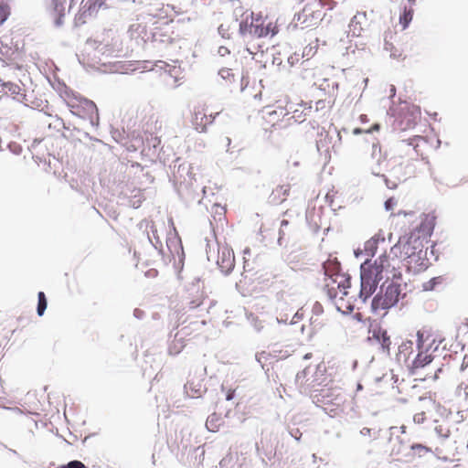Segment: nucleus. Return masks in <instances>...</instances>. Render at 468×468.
<instances>
[{
  "instance_id": "obj_1",
  "label": "nucleus",
  "mask_w": 468,
  "mask_h": 468,
  "mask_svg": "<svg viewBox=\"0 0 468 468\" xmlns=\"http://www.w3.org/2000/svg\"><path fill=\"white\" fill-rule=\"evenodd\" d=\"M278 32L276 25L268 21L267 17L261 14L253 12H245L241 16L239 22V34L247 45V50L250 54H256L261 50V44L251 45L254 39L267 36L273 37Z\"/></svg>"
},
{
  "instance_id": "obj_2",
  "label": "nucleus",
  "mask_w": 468,
  "mask_h": 468,
  "mask_svg": "<svg viewBox=\"0 0 468 468\" xmlns=\"http://www.w3.org/2000/svg\"><path fill=\"white\" fill-rule=\"evenodd\" d=\"M427 146V141L422 136H415L398 144L393 164L409 169L406 174H415L414 163L423 158V148Z\"/></svg>"
},
{
  "instance_id": "obj_3",
  "label": "nucleus",
  "mask_w": 468,
  "mask_h": 468,
  "mask_svg": "<svg viewBox=\"0 0 468 468\" xmlns=\"http://www.w3.org/2000/svg\"><path fill=\"white\" fill-rule=\"evenodd\" d=\"M324 289L332 300H344L348 295L347 289L351 286L350 277L339 271V264L326 262L324 265Z\"/></svg>"
},
{
  "instance_id": "obj_4",
  "label": "nucleus",
  "mask_w": 468,
  "mask_h": 468,
  "mask_svg": "<svg viewBox=\"0 0 468 468\" xmlns=\"http://www.w3.org/2000/svg\"><path fill=\"white\" fill-rule=\"evenodd\" d=\"M63 100L72 114L89 120L91 124L99 121V113L96 104L85 98L75 95L71 91H65Z\"/></svg>"
},
{
  "instance_id": "obj_5",
  "label": "nucleus",
  "mask_w": 468,
  "mask_h": 468,
  "mask_svg": "<svg viewBox=\"0 0 468 468\" xmlns=\"http://www.w3.org/2000/svg\"><path fill=\"white\" fill-rule=\"evenodd\" d=\"M314 403L321 405L325 411L332 415H337L343 411L345 398L340 389L333 388H322L312 394Z\"/></svg>"
},
{
  "instance_id": "obj_6",
  "label": "nucleus",
  "mask_w": 468,
  "mask_h": 468,
  "mask_svg": "<svg viewBox=\"0 0 468 468\" xmlns=\"http://www.w3.org/2000/svg\"><path fill=\"white\" fill-rule=\"evenodd\" d=\"M401 293L400 285L391 282L385 289L382 287L372 301L371 308L373 312L386 311L396 305Z\"/></svg>"
},
{
  "instance_id": "obj_7",
  "label": "nucleus",
  "mask_w": 468,
  "mask_h": 468,
  "mask_svg": "<svg viewBox=\"0 0 468 468\" xmlns=\"http://www.w3.org/2000/svg\"><path fill=\"white\" fill-rule=\"evenodd\" d=\"M378 273V272L377 271H374L369 267L368 261H366L361 264V289L359 295L363 298L364 302L375 292L379 282L383 280Z\"/></svg>"
},
{
  "instance_id": "obj_8",
  "label": "nucleus",
  "mask_w": 468,
  "mask_h": 468,
  "mask_svg": "<svg viewBox=\"0 0 468 468\" xmlns=\"http://www.w3.org/2000/svg\"><path fill=\"white\" fill-rule=\"evenodd\" d=\"M421 249H423L422 240L411 234L399 238L398 243L392 248V252L397 257L399 256L403 261H406Z\"/></svg>"
},
{
  "instance_id": "obj_9",
  "label": "nucleus",
  "mask_w": 468,
  "mask_h": 468,
  "mask_svg": "<svg viewBox=\"0 0 468 468\" xmlns=\"http://www.w3.org/2000/svg\"><path fill=\"white\" fill-rule=\"evenodd\" d=\"M319 4L307 3L301 12L298 13L296 20L303 27H316L324 18V10H319Z\"/></svg>"
},
{
  "instance_id": "obj_10",
  "label": "nucleus",
  "mask_w": 468,
  "mask_h": 468,
  "mask_svg": "<svg viewBox=\"0 0 468 468\" xmlns=\"http://www.w3.org/2000/svg\"><path fill=\"white\" fill-rule=\"evenodd\" d=\"M218 114L219 112L211 111L207 105L198 104L194 108L192 124L197 132H206L207 126L213 123Z\"/></svg>"
},
{
  "instance_id": "obj_11",
  "label": "nucleus",
  "mask_w": 468,
  "mask_h": 468,
  "mask_svg": "<svg viewBox=\"0 0 468 468\" xmlns=\"http://www.w3.org/2000/svg\"><path fill=\"white\" fill-rule=\"evenodd\" d=\"M369 267L377 271L382 279L396 278L399 275V260L389 259L386 254L381 255L373 264L369 262Z\"/></svg>"
},
{
  "instance_id": "obj_12",
  "label": "nucleus",
  "mask_w": 468,
  "mask_h": 468,
  "mask_svg": "<svg viewBox=\"0 0 468 468\" xmlns=\"http://www.w3.org/2000/svg\"><path fill=\"white\" fill-rule=\"evenodd\" d=\"M285 103L288 104L286 123L290 124L292 122L301 123L306 120V117L311 111L310 105L303 101H285Z\"/></svg>"
},
{
  "instance_id": "obj_13",
  "label": "nucleus",
  "mask_w": 468,
  "mask_h": 468,
  "mask_svg": "<svg viewBox=\"0 0 468 468\" xmlns=\"http://www.w3.org/2000/svg\"><path fill=\"white\" fill-rule=\"evenodd\" d=\"M288 116V104L282 103V101H278L275 107H266L263 112V119L267 123L274 126L279 122H286Z\"/></svg>"
},
{
  "instance_id": "obj_14",
  "label": "nucleus",
  "mask_w": 468,
  "mask_h": 468,
  "mask_svg": "<svg viewBox=\"0 0 468 468\" xmlns=\"http://www.w3.org/2000/svg\"><path fill=\"white\" fill-rule=\"evenodd\" d=\"M371 155L377 165L376 175H379L382 171H392L395 168L393 164H390V160H388L387 153L382 151L378 142L373 144Z\"/></svg>"
},
{
  "instance_id": "obj_15",
  "label": "nucleus",
  "mask_w": 468,
  "mask_h": 468,
  "mask_svg": "<svg viewBox=\"0 0 468 468\" xmlns=\"http://www.w3.org/2000/svg\"><path fill=\"white\" fill-rule=\"evenodd\" d=\"M217 263L224 273H229L235 266V257L232 250L229 248H222L218 252Z\"/></svg>"
},
{
  "instance_id": "obj_16",
  "label": "nucleus",
  "mask_w": 468,
  "mask_h": 468,
  "mask_svg": "<svg viewBox=\"0 0 468 468\" xmlns=\"http://www.w3.org/2000/svg\"><path fill=\"white\" fill-rule=\"evenodd\" d=\"M405 261V265L409 270H412L413 271H420L424 270L428 265L426 251L421 249L420 251L416 252L415 255L410 257Z\"/></svg>"
},
{
  "instance_id": "obj_17",
  "label": "nucleus",
  "mask_w": 468,
  "mask_h": 468,
  "mask_svg": "<svg viewBox=\"0 0 468 468\" xmlns=\"http://www.w3.org/2000/svg\"><path fill=\"white\" fill-rule=\"evenodd\" d=\"M372 338L380 345L381 351L384 354L389 355L391 339L386 329L380 326L375 327L372 330Z\"/></svg>"
},
{
  "instance_id": "obj_18",
  "label": "nucleus",
  "mask_w": 468,
  "mask_h": 468,
  "mask_svg": "<svg viewBox=\"0 0 468 468\" xmlns=\"http://www.w3.org/2000/svg\"><path fill=\"white\" fill-rule=\"evenodd\" d=\"M291 191L290 184L277 186L271 193L269 201L272 205H280L284 202Z\"/></svg>"
},
{
  "instance_id": "obj_19",
  "label": "nucleus",
  "mask_w": 468,
  "mask_h": 468,
  "mask_svg": "<svg viewBox=\"0 0 468 468\" xmlns=\"http://www.w3.org/2000/svg\"><path fill=\"white\" fill-rule=\"evenodd\" d=\"M385 242V238L383 234L377 233L371 239H369L364 246V250L367 255L374 256L378 250V247L379 243Z\"/></svg>"
},
{
  "instance_id": "obj_20",
  "label": "nucleus",
  "mask_w": 468,
  "mask_h": 468,
  "mask_svg": "<svg viewBox=\"0 0 468 468\" xmlns=\"http://www.w3.org/2000/svg\"><path fill=\"white\" fill-rule=\"evenodd\" d=\"M433 360V356L427 352L420 351L415 359L412 361L411 369L416 370L424 367Z\"/></svg>"
},
{
  "instance_id": "obj_21",
  "label": "nucleus",
  "mask_w": 468,
  "mask_h": 468,
  "mask_svg": "<svg viewBox=\"0 0 468 468\" xmlns=\"http://www.w3.org/2000/svg\"><path fill=\"white\" fill-rule=\"evenodd\" d=\"M223 419L220 415L217 413H213L208 416L206 421L207 429L211 432H217L219 431L220 427L223 425Z\"/></svg>"
},
{
  "instance_id": "obj_22",
  "label": "nucleus",
  "mask_w": 468,
  "mask_h": 468,
  "mask_svg": "<svg viewBox=\"0 0 468 468\" xmlns=\"http://www.w3.org/2000/svg\"><path fill=\"white\" fill-rule=\"evenodd\" d=\"M66 0H51V6L57 23H60V18L64 16Z\"/></svg>"
},
{
  "instance_id": "obj_23",
  "label": "nucleus",
  "mask_w": 468,
  "mask_h": 468,
  "mask_svg": "<svg viewBox=\"0 0 468 468\" xmlns=\"http://www.w3.org/2000/svg\"><path fill=\"white\" fill-rule=\"evenodd\" d=\"M410 451L412 452V454L414 456H418V457H423V456H426L427 454L432 452L431 448H430L426 445L420 444V443L412 444L410 446Z\"/></svg>"
},
{
  "instance_id": "obj_24",
  "label": "nucleus",
  "mask_w": 468,
  "mask_h": 468,
  "mask_svg": "<svg viewBox=\"0 0 468 468\" xmlns=\"http://www.w3.org/2000/svg\"><path fill=\"white\" fill-rule=\"evenodd\" d=\"M443 282V278L441 276L434 277L429 280L428 282L422 284V288L424 291H433L437 288L438 285H441Z\"/></svg>"
},
{
  "instance_id": "obj_25",
  "label": "nucleus",
  "mask_w": 468,
  "mask_h": 468,
  "mask_svg": "<svg viewBox=\"0 0 468 468\" xmlns=\"http://www.w3.org/2000/svg\"><path fill=\"white\" fill-rule=\"evenodd\" d=\"M413 17V11L411 9H404L399 16V23L402 25V29H405L411 22Z\"/></svg>"
},
{
  "instance_id": "obj_26",
  "label": "nucleus",
  "mask_w": 468,
  "mask_h": 468,
  "mask_svg": "<svg viewBox=\"0 0 468 468\" xmlns=\"http://www.w3.org/2000/svg\"><path fill=\"white\" fill-rule=\"evenodd\" d=\"M313 3L319 4V10H324V15L327 11H330L335 8L336 3L334 0H314Z\"/></svg>"
},
{
  "instance_id": "obj_27",
  "label": "nucleus",
  "mask_w": 468,
  "mask_h": 468,
  "mask_svg": "<svg viewBox=\"0 0 468 468\" xmlns=\"http://www.w3.org/2000/svg\"><path fill=\"white\" fill-rule=\"evenodd\" d=\"M37 298H38V303H37V314L39 316H42L47 308L48 302H47L46 295L43 292H38Z\"/></svg>"
},
{
  "instance_id": "obj_28",
  "label": "nucleus",
  "mask_w": 468,
  "mask_h": 468,
  "mask_svg": "<svg viewBox=\"0 0 468 468\" xmlns=\"http://www.w3.org/2000/svg\"><path fill=\"white\" fill-rule=\"evenodd\" d=\"M456 394L461 399L468 403V384L461 383L457 387Z\"/></svg>"
},
{
  "instance_id": "obj_29",
  "label": "nucleus",
  "mask_w": 468,
  "mask_h": 468,
  "mask_svg": "<svg viewBox=\"0 0 468 468\" xmlns=\"http://www.w3.org/2000/svg\"><path fill=\"white\" fill-rule=\"evenodd\" d=\"M9 16V7L3 2H0V26L6 20Z\"/></svg>"
},
{
  "instance_id": "obj_30",
  "label": "nucleus",
  "mask_w": 468,
  "mask_h": 468,
  "mask_svg": "<svg viewBox=\"0 0 468 468\" xmlns=\"http://www.w3.org/2000/svg\"><path fill=\"white\" fill-rule=\"evenodd\" d=\"M459 335L468 341V318H466L458 328Z\"/></svg>"
},
{
  "instance_id": "obj_31",
  "label": "nucleus",
  "mask_w": 468,
  "mask_h": 468,
  "mask_svg": "<svg viewBox=\"0 0 468 468\" xmlns=\"http://www.w3.org/2000/svg\"><path fill=\"white\" fill-rule=\"evenodd\" d=\"M229 24L223 23L218 27V32L224 38H229L231 35L229 32Z\"/></svg>"
},
{
  "instance_id": "obj_32",
  "label": "nucleus",
  "mask_w": 468,
  "mask_h": 468,
  "mask_svg": "<svg viewBox=\"0 0 468 468\" xmlns=\"http://www.w3.org/2000/svg\"><path fill=\"white\" fill-rule=\"evenodd\" d=\"M379 128H380L379 124L375 123L370 128L365 129V130L360 129V128H356V129H354L353 133L355 134H359V133H373L375 131H378Z\"/></svg>"
},
{
  "instance_id": "obj_33",
  "label": "nucleus",
  "mask_w": 468,
  "mask_h": 468,
  "mask_svg": "<svg viewBox=\"0 0 468 468\" xmlns=\"http://www.w3.org/2000/svg\"><path fill=\"white\" fill-rule=\"evenodd\" d=\"M218 74L225 80H233L234 74L232 73L231 69H221L218 72Z\"/></svg>"
},
{
  "instance_id": "obj_34",
  "label": "nucleus",
  "mask_w": 468,
  "mask_h": 468,
  "mask_svg": "<svg viewBox=\"0 0 468 468\" xmlns=\"http://www.w3.org/2000/svg\"><path fill=\"white\" fill-rule=\"evenodd\" d=\"M61 468H87V467L80 461H71L67 465L62 466Z\"/></svg>"
},
{
  "instance_id": "obj_35",
  "label": "nucleus",
  "mask_w": 468,
  "mask_h": 468,
  "mask_svg": "<svg viewBox=\"0 0 468 468\" xmlns=\"http://www.w3.org/2000/svg\"><path fill=\"white\" fill-rule=\"evenodd\" d=\"M414 422L421 424L426 420V414L424 411L418 412L413 416Z\"/></svg>"
},
{
  "instance_id": "obj_36",
  "label": "nucleus",
  "mask_w": 468,
  "mask_h": 468,
  "mask_svg": "<svg viewBox=\"0 0 468 468\" xmlns=\"http://www.w3.org/2000/svg\"><path fill=\"white\" fill-rule=\"evenodd\" d=\"M193 383L188 382L185 386L186 392L191 397H199L200 392L198 390H195L194 392H190V388H192Z\"/></svg>"
},
{
  "instance_id": "obj_37",
  "label": "nucleus",
  "mask_w": 468,
  "mask_h": 468,
  "mask_svg": "<svg viewBox=\"0 0 468 468\" xmlns=\"http://www.w3.org/2000/svg\"><path fill=\"white\" fill-rule=\"evenodd\" d=\"M397 205V200L394 197L388 198L385 202V207L387 210H391Z\"/></svg>"
},
{
  "instance_id": "obj_38",
  "label": "nucleus",
  "mask_w": 468,
  "mask_h": 468,
  "mask_svg": "<svg viewBox=\"0 0 468 468\" xmlns=\"http://www.w3.org/2000/svg\"><path fill=\"white\" fill-rule=\"evenodd\" d=\"M411 346H412V343H411V342H410V343H409V346H408L407 344H403V345H401V346H399V358H398V359H400V356H401V354H402L404 351L409 350V349H410V350H411V349H412Z\"/></svg>"
},
{
  "instance_id": "obj_39",
  "label": "nucleus",
  "mask_w": 468,
  "mask_h": 468,
  "mask_svg": "<svg viewBox=\"0 0 468 468\" xmlns=\"http://www.w3.org/2000/svg\"><path fill=\"white\" fill-rule=\"evenodd\" d=\"M201 303H202V300L201 299H199V298L196 299V300L191 301L189 303L188 308L189 309H195V308L198 307L199 305H201Z\"/></svg>"
},
{
  "instance_id": "obj_40",
  "label": "nucleus",
  "mask_w": 468,
  "mask_h": 468,
  "mask_svg": "<svg viewBox=\"0 0 468 468\" xmlns=\"http://www.w3.org/2000/svg\"><path fill=\"white\" fill-rule=\"evenodd\" d=\"M418 346L420 349L424 347L423 334L418 333Z\"/></svg>"
},
{
  "instance_id": "obj_41",
  "label": "nucleus",
  "mask_w": 468,
  "mask_h": 468,
  "mask_svg": "<svg viewBox=\"0 0 468 468\" xmlns=\"http://www.w3.org/2000/svg\"><path fill=\"white\" fill-rule=\"evenodd\" d=\"M234 390L233 389H229L227 395H226V399L227 400H231L234 397Z\"/></svg>"
},
{
  "instance_id": "obj_42",
  "label": "nucleus",
  "mask_w": 468,
  "mask_h": 468,
  "mask_svg": "<svg viewBox=\"0 0 468 468\" xmlns=\"http://www.w3.org/2000/svg\"><path fill=\"white\" fill-rule=\"evenodd\" d=\"M385 48H386L387 50H389L390 52H392V51H393V48H394L393 44H392V43H389V42H388V41H386V43H385Z\"/></svg>"
},
{
  "instance_id": "obj_43",
  "label": "nucleus",
  "mask_w": 468,
  "mask_h": 468,
  "mask_svg": "<svg viewBox=\"0 0 468 468\" xmlns=\"http://www.w3.org/2000/svg\"><path fill=\"white\" fill-rule=\"evenodd\" d=\"M468 366V357L467 356H464L463 358V364L461 366V369L462 370H464L466 368V367Z\"/></svg>"
},
{
  "instance_id": "obj_44",
  "label": "nucleus",
  "mask_w": 468,
  "mask_h": 468,
  "mask_svg": "<svg viewBox=\"0 0 468 468\" xmlns=\"http://www.w3.org/2000/svg\"><path fill=\"white\" fill-rule=\"evenodd\" d=\"M415 119H416V117H413V119L411 121H409V122L407 123V125L404 128L406 129V128H410V127L414 126L416 123Z\"/></svg>"
},
{
  "instance_id": "obj_45",
  "label": "nucleus",
  "mask_w": 468,
  "mask_h": 468,
  "mask_svg": "<svg viewBox=\"0 0 468 468\" xmlns=\"http://www.w3.org/2000/svg\"><path fill=\"white\" fill-rule=\"evenodd\" d=\"M359 120L361 122H368V121H369L367 115H366V114H361L359 117Z\"/></svg>"
},
{
  "instance_id": "obj_46",
  "label": "nucleus",
  "mask_w": 468,
  "mask_h": 468,
  "mask_svg": "<svg viewBox=\"0 0 468 468\" xmlns=\"http://www.w3.org/2000/svg\"><path fill=\"white\" fill-rule=\"evenodd\" d=\"M357 24L358 23L356 20H352L350 27H353L354 34L356 33Z\"/></svg>"
},
{
  "instance_id": "obj_47",
  "label": "nucleus",
  "mask_w": 468,
  "mask_h": 468,
  "mask_svg": "<svg viewBox=\"0 0 468 468\" xmlns=\"http://www.w3.org/2000/svg\"><path fill=\"white\" fill-rule=\"evenodd\" d=\"M295 60H298V58H296V57L294 58V57H292H292H290V58H289V59H288V61H289L292 65H293V64H294V61H295Z\"/></svg>"
},
{
  "instance_id": "obj_48",
  "label": "nucleus",
  "mask_w": 468,
  "mask_h": 468,
  "mask_svg": "<svg viewBox=\"0 0 468 468\" xmlns=\"http://www.w3.org/2000/svg\"><path fill=\"white\" fill-rule=\"evenodd\" d=\"M391 55H392L393 57H395V58H399V57H401V53H392Z\"/></svg>"
},
{
  "instance_id": "obj_49",
  "label": "nucleus",
  "mask_w": 468,
  "mask_h": 468,
  "mask_svg": "<svg viewBox=\"0 0 468 468\" xmlns=\"http://www.w3.org/2000/svg\"><path fill=\"white\" fill-rule=\"evenodd\" d=\"M288 224V221L286 219H283L282 221V226H284V225H287Z\"/></svg>"
}]
</instances>
